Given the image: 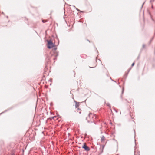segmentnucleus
Instances as JSON below:
<instances>
[{"instance_id":"obj_1","label":"nucleus","mask_w":155,"mask_h":155,"mask_svg":"<svg viewBox=\"0 0 155 155\" xmlns=\"http://www.w3.org/2000/svg\"><path fill=\"white\" fill-rule=\"evenodd\" d=\"M97 117L95 114L92 113H90L88 116L87 117L86 119L88 120V122H92Z\"/></svg>"},{"instance_id":"obj_2","label":"nucleus","mask_w":155,"mask_h":155,"mask_svg":"<svg viewBox=\"0 0 155 155\" xmlns=\"http://www.w3.org/2000/svg\"><path fill=\"white\" fill-rule=\"evenodd\" d=\"M48 48H51L54 46V44L51 40L48 41Z\"/></svg>"},{"instance_id":"obj_3","label":"nucleus","mask_w":155,"mask_h":155,"mask_svg":"<svg viewBox=\"0 0 155 155\" xmlns=\"http://www.w3.org/2000/svg\"><path fill=\"white\" fill-rule=\"evenodd\" d=\"M82 147L87 151H88L90 150L89 148L86 145L85 143L82 146Z\"/></svg>"},{"instance_id":"obj_4","label":"nucleus","mask_w":155,"mask_h":155,"mask_svg":"<svg viewBox=\"0 0 155 155\" xmlns=\"http://www.w3.org/2000/svg\"><path fill=\"white\" fill-rule=\"evenodd\" d=\"M74 102L75 103V107L76 108H77L79 106V103L75 101H74Z\"/></svg>"},{"instance_id":"obj_5","label":"nucleus","mask_w":155,"mask_h":155,"mask_svg":"<svg viewBox=\"0 0 155 155\" xmlns=\"http://www.w3.org/2000/svg\"><path fill=\"white\" fill-rule=\"evenodd\" d=\"M101 141L102 142L104 141L105 140V137L104 136H102L101 137Z\"/></svg>"},{"instance_id":"obj_6","label":"nucleus","mask_w":155,"mask_h":155,"mask_svg":"<svg viewBox=\"0 0 155 155\" xmlns=\"http://www.w3.org/2000/svg\"><path fill=\"white\" fill-rule=\"evenodd\" d=\"M134 64V63H133L132 64V66H133Z\"/></svg>"},{"instance_id":"obj_7","label":"nucleus","mask_w":155,"mask_h":155,"mask_svg":"<svg viewBox=\"0 0 155 155\" xmlns=\"http://www.w3.org/2000/svg\"><path fill=\"white\" fill-rule=\"evenodd\" d=\"M56 117L55 116H54V117H52V118L53 119H54V118Z\"/></svg>"},{"instance_id":"obj_8","label":"nucleus","mask_w":155,"mask_h":155,"mask_svg":"<svg viewBox=\"0 0 155 155\" xmlns=\"http://www.w3.org/2000/svg\"><path fill=\"white\" fill-rule=\"evenodd\" d=\"M42 22L44 23L46 22V21H44V20H42Z\"/></svg>"},{"instance_id":"obj_9","label":"nucleus","mask_w":155,"mask_h":155,"mask_svg":"<svg viewBox=\"0 0 155 155\" xmlns=\"http://www.w3.org/2000/svg\"><path fill=\"white\" fill-rule=\"evenodd\" d=\"M144 46H145L144 45H143V47H144Z\"/></svg>"},{"instance_id":"obj_10","label":"nucleus","mask_w":155,"mask_h":155,"mask_svg":"<svg viewBox=\"0 0 155 155\" xmlns=\"http://www.w3.org/2000/svg\"><path fill=\"white\" fill-rule=\"evenodd\" d=\"M143 4H144V3L143 4V5H142V6H143Z\"/></svg>"}]
</instances>
